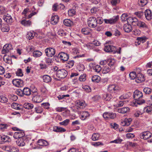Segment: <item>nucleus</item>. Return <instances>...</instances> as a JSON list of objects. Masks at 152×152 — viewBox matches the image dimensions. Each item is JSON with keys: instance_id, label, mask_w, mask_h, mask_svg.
<instances>
[{"instance_id": "19", "label": "nucleus", "mask_w": 152, "mask_h": 152, "mask_svg": "<svg viewBox=\"0 0 152 152\" xmlns=\"http://www.w3.org/2000/svg\"><path fill=\"white\" fill-rule=\"evenodd\" d=\"M145 17L147 20H150L152 19V13L149 10H147L144 12Z\"/></svg>"}, {"instance_id": "28", "label": "nucleus", "mask_w": 152, "mask_h": 152, "mask_svg": "<svg viewBox=\"0 0 152 152\" xmlns=\"http://www.w3.org/2000/svg\"><path fill=\"white\" fill-rule=\"evenodd\" d=\"M90 115L89 113L87 111H83L82 112L81 114V119L82 120H84L87 117H89Z\"/></svg>"}, {"instance_id": "20", "label": "nucleus", "mask_w": 152, "mask_h": 152, "mask_svg": "<svg viewBox=\"0 0 152 152\" xmlns=\"http://www.w3.org/2000/svg\"><path fill=\"white\" fill-rule=\"evenodd\" d=\"M59 20V17L57 15H54L52 16L51 19V23L53 25L56 24Z\"/></svg>"}, {"instance_id": "1", "label": "nucleus", "mask_w": 152, "mask_h": 152, "mask_svg": "<svg viewBox=\"0 0 152 152\" xmlns=\"http://www.w3.org/2000/svg\"><path fill=\"white\" fill-rule=\"evenodd\" d=\"M134 98L135 100L137 101L139 104L140 103H145V100L142 99L143 94L141 92L138 90H136L134 91L133 94Z\"/></svg>"}, {"instance_id": "38", "label": "nucleus", "mask_w": 152, "mask_h": 152, "mask_svg": "<svg viewBox=\"0 0 152 152\" xmlns=\"http://www.w3.org/2000/svg\"><path fill=\"white\" fill-rule=\"evenodd\" d=\"M112 67L110 68L108 66H103L102 69V72L103 74H106L109 72Z\"/></svg>"}, {"instance_id": "35", "label": "nucleus", "mask_w": 152, "mask_h": 152, "mask_svg": "<svg viewBox=\"0 0 152 152\" xmlns=\"http://www.w3.org/2000/svg\"><path fill=\"white\" fill-rule=\"evenodd\" d=\"M23 107L26 109H31L33 108L34 105L32 104L26 103L23 105Z\"/></svg>"}, {"instance_id": "34", "label": "nucleus", "mask_w": 152, "mask_h": 152, "mask_svg": "<svg viewBox=\"0 0 152 152\" xmlns=\"http://www.w3.org/2000/svg\"><path fill=\"white\" fill-rule=\"evenodd\" d=\"M21 23L25 26H30L31 22L29 20H27L24 19L21 21Z\"/></svg>"}, {"instance_id": "30", "label": "nucleus", "mask_w": 152, "mask_h": 152, "mask_svg": "<svg viewBox=\"0 0 152 152\" xmlns=\"http://www.w3.org/2000/svg\"><path fill=\"white\" fill-rule=\"evenodd\" d=\"M36 33L34 31H31L28 32L26 35V38L29 40L33 39Z\"/></svg>"}, {"instance_id": "40", "label": "nucleus", "mask_w": 152, "mask_h": 152, "mask_svg": "<svg viewBox=\"0 0 152 152\" xmlns=\"http://www.w3.org/2000/svg\"><path fill=\"white\" fill-rule=\"evenodd\" d=\"M42 54V53L39 50H35L33 53V55L34 57H39Z\"/></svg>"}, {"instance_id": "25", "label": "nucleus", "mask_w": 152, "mask_h": 152, "mask_svg": "<svg viewBox=\"0 0 152 152\" xmlns=\"http://www.w3.org/2000/svg\"><path fill=\"white\" fill-rule=\"evenodd\" d=\"M32 101L35 103H40L42 101V98L40 96L37 95L33 97Z\"/></svg>"}, {"instance_id": "13", "label": "nucleus", "mask_w": 152, "mask_h": 152, "mask_svg": "<svg viewBox=\"0 0 152 152\" xmlns=\"http://www.w3.org/2000/svg\"><path fill=\"white\" fill-rule=\"evenodd\" d=\"M104 50L107 52H115L116 51V47L111 45H107L105 46L104 49Z\"/></svg>"}, {"instance_id": "57", "label": "nucleus", "mask_w": 152, "mask_h": 152, "mask_svg": "<svg viewBox=\"0 0 152 152\" xmlns=\"http://www.w3.org/2000/svg\"><path fill=\"white\" fill-rule=\"evenodd\" d=\"M143 104V103H140V104H139L138 102H137V100H133L132 102H131L130 105L132 106H135L137 107L138 104L140 105Z\"/></svg>"}, {"instance_id": "58", "label": "nucleus", "mask_w": 152, "mask_h": 152, "mask_svg": "<svg viewBox=\"0 0 152 152\" xmlns=\"http://www.w3.org/2000/svg\"><path fill=\"white\" fill-rule=\"evenodd\" d=\"M70 121L69 119H66L62 122L59 123V124L61 125L66 126L68 125Z\"/></svg>"}, {"instance_id": "51", "label": "nucleus", "mask_w": 152, "mask_h": 152, "mask_svg": "<svg viewBox=\"0 0 152 152\" xmlns=\"http://www.w3.org/2000/svg\"><path fill=\"white\" fill-rule=\"evenodd\" d=\"M86 74L84 73L81 75L79 77V80L81 82L85 81L86 80Z\"/></svg>"}, {"instance_id": "41", "label": "nucleus", "mask_w": 152, "mask_h": 152, "mask_svg": "<svg viewBox=\"0 0 152 152\" xmlns=\"http://www.w3.org/2000/svg\"><path fill=\"white\" fill-rule=\"evenodd\" d=\"M91 80L93 82L98 83L100 80V77L98 75H95L92 77Z\"/></svg>"}, {"instance_id": "59", "label": "nucleus", "mask_w": 152, "mask_h": 152, "mask_svg": "<svg viewBox=\"0 0 152 152\" xmlns=\"http://www.w3.org/2000/svg\"><path fill=\"white\" fill-rule=\"evenodd\" d=\"M144 92L146 94H150L151 92V89L149 88L146 87L143 89Z\"/></svg>"}, {"instance_id": "12", "label": "nucleus", "mask_w": 152, "mask_h": 152, "mask_svg": "<svg viewBox=\"0 0 152 152\" xmlns=\"http://www.w3.org/2000/svg\"><path fill=\"white\" fill-rule=\"evenodd\" d=\"M75 104L76 106L80 108H83L86 106L85 101L82 100L76 101Z\"/></svg>"}, {"instance_id": "45", "label": "nucleus", "mask_w": 152, "mask_h": 152, "mask_svg": "<svg viewBox=\"0 0 152 152\" xmlns=\"http://www.w3.org/2000/svg\"><path fill=\"white\" fill-rule=\"evenodd\" d=\"M108 65L111 67H113L115 65V61L114 59H109L108 60Z\"/></svg>"}, {"instance_id": "63", "label": "nucleus", "mask_w": 152, "mask_h": 152, "mask_svg": "<svg viewBox=\"0 0 152 152\" xmlns=\"http://www.w3.org/2000/svg\"><path fill=\"white\" fill-rule=\"evenodd\" d=\"M23 90H22L20 89H17L16 91V94L17 95L20 96H23L24 95L23 93Z\"/></svg>"}, {"instance_id": "62", "label": "nucleus", "mask_w": 152, "mask_h": 152, "mask_svg": "<svg viewBox=\"0 0 152 152\" xmlns=\"http://www.w3.org/2000/svg\"><path fill=\"white\" fill-rule=\"evenodd\" d=\"M45 61L46 63L47 64L49 65H51V64L53 62V61L52 59L48 58H45Z\"/></svg>"}, {"instance_id": "53", "label": "nucleus", "mask_w": 152, "mask_h": 152, "mask_svg": "<svg viewBox=\"0 0 152 152\" xmlns=\"http://www.w3.org/2000/svg\"><path fill=\"white\" fill-rule=\"evenodd\" d=\"M129 76L131 79L134 80V79H136L137 75L135 72H133L130 73L129 74Z\"/></svg>"}, {"instance_id": "9", "label": "nucleus", "mask_w": 152, "mask_h": 152, "mask_svg": "<svg viewBox=\"0 0 152 152\" xmlns=\"http://www.w3.org/2000/svg\"><path fill=\"white\" fill-rule=\"evenodd\" d=\"M12 49V48L11 44H6L4 46L1 50V53L3 54H6Z\"/></svg>"}, {"instance_id": "26", "label": "nucleus", "mask_w": 152, "mask_h": 152, "mask_svg": "<svg viewBox=\"0 0 152 152\" xmlns=\"http://www.w3.org/2000/svg\"><path fill=\"white\" fill-rule=\"evenodd\" d=\"M8 24H3L1 27V30L3 32H8L10 30V27Z\"/></svg>"}, {"instance_id": "39", "label": "nucleus", "mask_w": 152, "mask_h": 152, "mask_svg": "<svg viewBox=\"0 0 152 152\" xmlns=\"http://www.w3.org/2000/svg\"><path fill=\"white\" fill-rule=\"evenodd\" d=\"M4 61L8 64H11L12 62L11 57L7 56V55H4L3 57Z\"/></svg>"}, {"instance_id": "11", "label": "nucleus", "mask_w": 152, "mask_h": 152, "mask_svg": "<svg viewBox=\"0 0 152 152\" xmlns=\"http://www.w3.org/2000/svg\"><path fill=\"white\" fill-rule=\"evenodd\" d=\"M25 135L24 132L23 131L19 130V131L14 133L13 137L15 139H19L23 137Z\"/></svg>"}, {"instance_id": "52", "label": "nucleus", "mask_w": 152, "mask_h": 152, "mask_svg": "<svg viewBox=\"0 0 152 152\" xmlns=\"http://www.w3.org/2000/svg\"><path fill=\"white\" fill-rule=\"evenodd\" d=\"M102 69V67L98 65H97L94 67V70L97 72H99Z\"/></svg>"}, {"instance_id": "48", "label": "nucleus", "mask_w": 152, "mask_h": 152, "mask_svg": "<svg viewBox=\"0 0 152 152\" xmlns=\"http://www.w3.org/2000/svg\"><path fill=\"white\" fill-rule=\"evenodd\" d=\"M74 64V61L73 60L69 61L68 62L67 65L66 66L67 69H69L72 67Z\"/></svg>"}, {"instance_id": "49", "label": "nucleus", "mask_w": 152, "mask_h": 152, "mask_svg": "<svg viewBox=\"0 0 152 152\" xmlns=\"http://www.w3.org/2000/svg\"><path fill=\"white\" fill-rule=\"evenodd\" d=\"M129 18L127 14L125 13L123 14L121 17V20L123 21H127Z\"/></svg>"}, {"instance_id": "27", "label": "nucleus", "mask_w": 152, "mask_h": 152, "mask_svg": "<svg viewBox=\"0 0 152 152\" xmlns=\"http://www.w3.org/2000/svg\"><path fill=\"white\" fill-rule=\"evenodd\" d=\"M53 131L56 132H64L66 130L64 128L58 126H55L53 127Z\"/></svg>"}, {"instance_id": "18", "label": "nucleus", "mask_w": 152, "mask_h": 152, "mask_svg": "<svg viewBox=\"0 0 152 152\" xmlns=\"http://www.w3.org/2000/svg\"><path fill=\"white\" fill-rule=\"evenodd\" d=\"M132 121V119L131 118H126L121 122V124L123 126H128L130 124Z\"/></svg>"}, {"instance_id": "15", "label": "nucleus", "mask_w": 152, "mask_h": 152, "mask_svg": "<svg viewBox=\"0 0 152 152\" xmlns=\"http://www.w3.org/2000/svg\"><path fill=\"white\" fill-rule=\"evenodd\" d=\"M138 21L137 19L134 17H129L127 20L128 23H131L134 26H136Z\"/></svg>"}, {"instance_id": "46", "label": "nucleus", "mask_w": 152, "mask_h": 152, "mask_svg": "<svg viewBox=\"0 0 152 152\" xmlns=\"http://www.w3.org/2000/svg\"><path fill=\"white\" fill-rule=\"evenodd\" d=\"M17 145L19 146H23L25 145V143L23 140L18 139L16 141Z\"/></svg>"}, {"instance_id": "17", "label": "nucleus", "mask_w": 152, "mask_h": 152, "mask_svg": "<svg viewBox=\"0 0 152 152\" xmlns=\"http://www.w3.org/2000/svg\"><path fill=\"white\" fill-rule=\"evenodd\" d=\"M148 104L150 105L149 106H148L144 109L145 112L148 113H152V99H151L148 102Z\"/></svg>"}, {"instance_id": "8", "label": "nucleus", "mask_w": 152, "mask_h": 152, "mask_svg": "<svg viewBox=\"0 0 152 152\" xmlns=\"http://www.w3.org/2000/svg\"><path fill=\"white\" fill-rule=\"evenodd\" d=\"M12 83L14 86L18 87H21L23 85V81L20 79H13L12 81Z\"/></svg>"}, {"instance_id": "60", "label": "nucleus", "mask_w": 152, "mask_h": 152, "mask_svg": "<svg viewBox=\"0 0 152 152\" xmlns=\"http://www.w3.org/2000/svg\"><path fill=\"white\" fill-rule=\"evenodd\" d=\"M134 14L139 18H141L144 15L143 12L142 11H138L136 12Z\"/></svg>"}, {"instance_id": "7", "label": "nucleus", "mask_w": 152, "mask_h": 152, "mask_svg": "<svg viewBox=\"0 0 152 152\" xmlns=\"http://www.w3.org/2000/svg\"><path fill=\"white\" fill-rule=\"evenodd\" d=\"M119 17L118 16H113L112 18L109 19L104 20L105 23L107 24H113L116 23L118 20Z\"/></svg>"}, {"instance_id": "16", "label": "nucleus", "mask_w": 152, "mask_h": 152, "mask_svg": "<svg viewBox=\"0 0 152 152\" xmlns=\"http://www.w3.org/2000/svg\"><path fill=\"white\" fill-rule=\"evenodd\" d=\"M145 80V78L143 74L141 73H138L137 75V77L135 79V81L138 83H140Z\"/></svg>"}, {"instance_id": "36", "label": "nucleus", "mask_w": 152, "mask_h": 152, "mask_svg": "<svg viewBox=\"0 0 152 152\" xmlns=\"http://www.w3.org/2000/svg\"><path fill=\"white\" fill-rule=\"evenodd\" d=\"M43 81L46 83L50 82L51 80V77L48 75H45L42 77Z\"/></svg>"}, {"instance_id": "42", "label": "nucleus", "mask_w": 152, "mask_h": 152, "mask_svg": "<svg viewBox=\"0 0 152 152\" xmlns=\"http://www.w3.org/2000/svg\"><path fill=\"white\" fill-rule=\"evenodd\" d=\"M82 33L85 35H88L90 34V30L88 28H84L81 30Z\"/></svg>"}, {"instance_id": "10", "label": "nucleus", "mask_w": 152, "mask_h": 152, "mask_svg": "<svg viewBox=\"0 0 152 152\" xmlns=\"http://www.w3.org/2000/svg\"><path fill=\"white\" fill-rule=\"evenodd\" d=\"M3 19L8 25H11L13 22V20L12 17L8 14L4 15Z\"/></svg>"}, {"instance_id": "22", "label": "nucleus", "mask_w": 152, "mask_h": 152, "mask_svg": "<svg viewBox=\"0 0 152 152\" xmlns=\"http://www.w3.org/2000/svg\"><path fill=\"white\" fill-rule=\"evenodd\" d=\"M129 110L130 109L129 107H124L118 109L117 111L119 113L124 114L129 112Z\"/></svg>"}, {"instance_id": "29", "label": "nucleus", "mask_w": 152, "mask_h": 152, "mask_svg": "<svg viewBox=\"0 0 152 152\" xmlns=\"http://www.w3.org/2000/svg\"><path fill=\"white\" fill-rule=\"evenodd\" d=\"M137 26L140 28H148L147 25L144 22L141 21H138Z\"/></svg>"}, {"instance_id": "32", "label": "nucleus", "mask_w": 152, "mask_h": 152, "mask_svg": "<svg viewBox=\"0 0 152 152\" xmlns=\"http://www.w3.org/2000/svg\"><path fill=\"white\" fill-rule=\"evenodd\" d=\"M23 91L24 95L29 96L31 94V90L28 87L24 88L23 89Z\"/></svg>"}, {"instance_id": "54", "label": "nucleus", "mask_w": 152, "mask_h": 152, "mask_svg": "<svg viewBox=\"0 0 152 152\" xmlns=\"http://www.w3.org/2000/svg\"><path fill=\"white\" fill-rule=\"evenodd\" d=\"M8 125L6 124H0V130L4 131L7 129Z\"/></svg>"}, {"instance_id": "43", "label": "nucleus", "mask_w": 152, "mask_h": 152, "mask_svg": "<svg viewBox=\"0 0 152 152\" xmlns=\"http://www.w3.org/2000/svg\"><path fill=\"white\" fill-rule=\"evenodd\" d=\"M100 137L99 134V133H94L93 134L91 139L93 141L97 140Z\"/></svg>"}, {"instance_id": "50", "label": "nucleus", "mask_w": 152, "mask_h": 152, "mask_svg": "<svg viewBox=\"0 0 152 152\" xmlns=\"http://www.w3.org/2000/svg\"><path fill=\"white\" fill-rule=\"evenodd\" d=\"M121 90V88L118 85H114L113 89V93L117 92Z\"/></svg>"}, {"instance_id": "47", "label": "nucleus", "mask_w": 152, "mask_h": 152, "mask_svg": "<svg viewBox=\"0 0 152 152\" xmlns=\"http://www.w3.org/2000/svg\"><path fill=\"white\" fill-rule=\"evenodd\" d=\"M147 39L145 37H138L137 38V39L138 40V43L140 44L141 42L142 43L146 41Z\"/></svg>"}, {"instance_id": "3", "label": "nucleus", "mask_w": 152, "mask_h": 152, "mask_svg": "<svg viewBox=\"0 0 152 152\" xmlns=\"http://www.w3.org/2000/svg\"><path fill=\"white\" fill-rule=\"evenodd\" d=\"M46 56L49 57L53 56L56 53V50L55 48H47L45 50Z\"/></svg>"}, {"instance_id": "64", "label": "nucleus", "mask_w": 152, "mask_h": 152, "mask_svg": "<svg viewBox=\"0 0 152 152\" xmlns=\"http://www.w3.org/2000/svg\"><path fill=\"white\" fill-rule=\"evenodd\" d=\"M10 149V151L11 152H18L19 151L18 148L12 146H11Z\"/></svg>"}, {"instance_id": "33", "label": "nucleus", "mask_w": 152, "mask_h": 152, "mask_svg": "<svg viewBox=\"0 0 152 152\" xmlns=\"http://www.w3.org/2000/svg\"><path fill=\"white\" fill-rule=\"evenodd\" d=\"M63 23L64 24L67 26H70L73 24V22L70 20L66 19L64 20Z\"/></svg>"}, {"instance_id": "2", "label": "nucleus", "mask_w": 152, "mask_h": 152, "mask_svg": "<svg viewBox=\"0 0 152 152\" xmlns=\"http://www.w3.org/2000/svg\"><path fill=\"white\" fill-rule=\"evenodd\" d=\"M97 20L96 18L92 17L88 18L87 20V24L90 28H95L97 26Z\"/></svg>"}, {"instance_id": "6", "label": "nucleus", "mask_w": 152, "mask_h": 152, "mask_svg": "<svg viewBox=\"0 0 152 152\" xmlns=\"http://www.w3.org/2000/svg\"><path fill=\"white\" fill-rule=\"evenodd\" d=\"M151 133L148 131H145L142 132L140 134V137L145 140H147L151 137Z\"/></svg>"}, {"instance_id": "56", "label": "nucleus", "mask_w": 152, "mask_h": 152, "mask_svg": "<svg viewBox=\"0 0 152 152\" xmlns=\"http://www.w3.org/2000/svg\"><path fill=\"white\" fill-rule=\"evenodd\" d=\"M83 88L87 92H90L91 91V90L90 87L87 85H84L83 86Z\"/></svg>"}, {"instance_id": "24", "label": "nucleus", "mask_w": 152, "mask_h": 152, "mask_svg": "<svg viewBox=\"0 0 152 152\" xmlns=\"http://www.w3.org/2000/svg\"><path fill=\"white\" fill-rule=\"evenodd\" d=\"M124 31L127 33H129L132 31V29L131 26L128 24H125L124 26Z\"/></svg>"}, {"instance_id": "37", "label": "nucleus", "mask_w": 152, "mask_h": 152, "mask_svg": "<svg viewBox=\"0 0 152 152\" xmlns=\"http://www.w3.org/2000/svg\"><path fill=\"white\" fill-rule=\"evenodd\" d=\"M131 93L129 92H128L121 96L120 98L121 99H126L129 98L131 96Z\"/></svg>"}, {"instance_id": "21", "label": "nucleus", "mask_w": 152, "mask_h": 152, "mask_svg": "<svg viewBox=\"0 0 152 152\" xmlns=\"http://www.w3.org/2000/svg\"><path fill=\"white\" fill-rule=\"evenodd\" d=\"M10 139V137L4 135H0V143L8 142Z\"/></svg>"}, {"instance_id": "61", "label": "nucleus", "mask_w": 152, "mask_h": 152, "mask_svg": "<svg viewBox=\"0 0 152 152\" xmlns=\"http://www.w3.org/2000/svg\"><path fill=\"white\" fill-rule=\"evenodd\" d=\"M75 14V11L73 9L69 10L68 11V14L69 16H72Z\"/></svg>"}, {"instance_id": "14", "label": "nucleus", "mask_w": 152, "mask_h": 152, "mask_svg": "<svg viewBox=\"0 0 152 152\" xmlns=\"http://www.w3.org/2000/svg\"><path fill=\"white\" fill-rule=\"evenodd\" d=\"M58 56L63 61H67L69 58V55L65 53L61 52L58 54Z\"/></svg>"}, {"instance_id": "4", "label": "nucleus", "mask_w": 152, "mask_h": 152, "mask_svg": "<svg viewBox=\"0 0 152 152\" xmlns=\"http://www.w3.org/2000/svg\"><path fill=\"white\" fill-rule=\"evenodd\" d=\"M68 74L67 71L64 69H60L56 72V76L61 79L65 78Z\"/></svg>"}, {"instance_id": "44", "label": "nucleus", "mask_w": 152, "mask_h": 152, "mask_svg": "<svg viewBox=\"0 0 152 152\" xmlns=\"http://www.w3.org/2000/svg\"><path fill=\"white\" fill-rule=\"evenodd\" d=\"M147 0H138V3L139 5L142 7H143L147 3Z\"/></svg>"}, {"instance_id": "55", "label": "nucleus", "mask_w": 152, "mask_h": 152, "mask_svg": "<svg viewBox=\"0 0 152 152\" xmlns=\"http://www.w3.org/2000/svg\"><path fill=\"white\" fill-rule=\"evenodd\" d=\"M8 101V99L3 96H0V102L2 103H6Z\"/></svg>"}, {"instance_id": "5", "label": "nucleus", "mask_w": 152, "mask_h": 152, "mask_svg": "<svg viewBox=\"0 0 152 152\" xmlns=\"http://www.w3.org/2000/svg\"><path fill=\"white\" fill-rule=\"evenodd\" d=\"M116 115L115 113L112 112H105L103 114V118L106 120L114 119L116 117Z\"/></svg>"}, {"instance_id": "23", "label": "nucleus", "mask_w": 152, "mask_h": 152, "mask_svg": "<svg viewBox=\"0 0 152 152\" xmlns=\"http://www.w3.org/2000/svg\"><path fill=\"white\" fill-rule=\"evenodd\" d=\"M37 143L40 146H47L49 144L47 141L43 139L39 140L37 141Z\"/></svg>"}, {"instance_id": "31", "label": "nucleus", "mask_w": 152, "mask_h": 152, "mask_svg": "<svg viewBox=\"0 0 152 152\" xmlns=\"http://www.w3.org/2000/svg\"><path fill=\"white\" fill-rule=\"evenodd\" d=\"M12 108L17 110H21L23 106L16 103H13L11 105Z\"/></svg>"}]
</instances>
